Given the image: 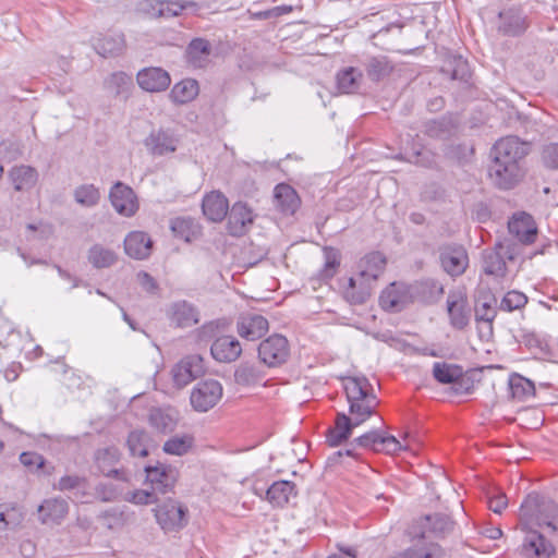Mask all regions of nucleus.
Listing matches in <instances>:
<instances>
[{
    "label": "nucleus",
    "mask_w": 558,
    "mask_h": 558,
    "mask_svg": "<svg viewBox=\"0 0 558 558\" xmlns=\"http://www.w3.org/2000/svg\"><path fill=\"white\" fill-rule=\"evenodd\" d=\"M447 313L452 328L462 330L469 325L471 308L464 289L458 288L449 291L447 296Z\"/></svg>",
    "instance_id": "nucleus-6"
},
{
    "label": "nucleus",
    "mask_w": 558,
    "mask_h": 558,
    "mask_svg": "<svg viewBox=\"0 0 558 558\" xmlns=\"http://www.w3.org/2000/svg\"><path fill=\"white\" fill-rule=\"evenodd\" d=\"M343 387L349 403L350 417L355 425L366 422L378 405L372 385L366 377H347Z\"/></svg>",
    "instance_id": "nucleus-1"
},
{
    "label": "nucleus",
    "mask_w": 558,
    "mask_h": 558,
    "mask_svg": "<svg viewBox=\"0 0 558 558\" xmlns=\"http://www.w3.org/2000/svg\"><path fill=\"white\" fill-rule=\"evenodd\" d=\"M526 303L527 296L524 293L512 290L502 298L499 308L505 312H512L524 307Z\"/></svg>",
    "instance_id": "nucleus-51"
},
{
    "label": "nucleus",
    "mask_w": 558,
    "mask_h": 558,
    "mask_svg": "<svg viewBox=\"0 0 558 558\" xmlns=\"http://www.w3.org/2000/svg\"><path fill=\"white\" fill-rule=\"evenodd\" d=\"M185 509L174 500H168L155 509L157 523L165 532H172L185 525Z\"/></svg>",
    "instance_id": "nucleus-11"
},
{
    "label": "nucleus",
    "mask_w": 558,
    "mask_h": 558,
    "mask_svg": "<svg viewBox=\"0 0 558 558\" xmlns=\"http://www.w3.org/2000/svg\"><path fill=\"white\" fill-rule=\"evenodd\" d=\"M542 159L546 167L558 169V143H550L543 148Z\"/></svg>",
    "instance_id": "nucleus-55"
},
{
    "label": "nucleus",
    "mask_w": 558,
    "mask_h": 558,
    "mask_svg": "<svg viewBox=\"0 0 558 558\" xmlns=\"http://www.w3.org/2000/svg\"><path fill=\"white\" fill-rule=\"evenodd\" d=\"M412 299L411 287L393 282L381 292L379 303L386 311L400 312L412 302Z\"/></svg>",
    "instance_id": "nucleus-15"
},
{
    "label": "nucleus",
    "mask_w": 558,
    "mask_h": 558,
    "mask_svg": "<svg viewBox=\"0 0 558 558\" xmlns=\"http://www.w3.org/2000/svg\"><path fill=\"white\" fill-rule=\"evenodd\" d=\"M253 219L251 208L242 202H236L231 207L227 229L231 235L241 236L247 232Z\"/></svg>",
    "instance_id": "nucleus-21"
},
{
    "label": "nucleus",
    "mask_w": 558,
    "mask_h": 558,
    "mask_svg": "<svg viewBox=\"0 0 558 558\" xmlns=\"http://www.w3.org/2000/svg\"><path fill=\"white\" fill-rule=\"evenodd\" d=\"M393 70V65L385 56L372 57L365 63L367 76L378 82L388 76Z\"/></svg>",
    "instance_id": "nucleus-41"
},
{
    "label": "nucleus",
    "mask_w": 558,
    "mask_h": 558,
    "mask_svg": "<svg viewBox=\"0 0 558 558\" xmlns=\"http://www.w3.org/2000/svg\"><path fill=\"white\" fill-rule=\"evenodd\" d=\"M210 54V45L207 40L196 38L187 47V61L194 68H204L208 62Z\"/></svg>",
    "instance_id": "nucleus-38"
},
{
    "label": "nucleus",
    "mask_w": 558,
    "mask_h": 558,
    "mask_svg": "<svg viewBox=\"0 0 558 558\" xmlns=\"http://www.w3.org/2000/svg\"><path fill=\"white\" fill-rule=\"evenodd\" d=\"M210 352L216 361L229 363L235 361L241 355L242 347L234 337L222 336L213 342Z\"/></svg>",
    "instance_id": "nucleus-24"
},
{
    "label": "nucleus",
    "mask_w": 558,
    "mask_h": 558,
    "mask_svg": "<svg viewBox=\"0 0 558 558\" xmlns=\"http://www.w3.org/2000/svg\"><path fill=\"white\" fill-rule=\"evenodd\" d=\"M157 17L169 19L178 16L187 5V2H179L171 0H158Z\"/></svg>",
    "instance_id": "nucleus-53"
},
{
    "label": "nucleus",
    "mask_w": 558,
    "mask_h": 558,
    "mask_svg": "<svg viewBox=\"0 0 558 558\" xmlns=\"http://www.w3.org/2000/svg\"><path fill=\"white\" fill-rule=\"evenodd\" d=\"M354 420L344 413H338L335 426L328 429L327 442L331 447H337L345 441L352 434V429L356 427Z\"/></svg>",
    "instance_id": "nucleus-33"
},
{
    "label": "nucleus",
    "mask_w": 558,
    "mask_h": 558,
    "mask_svg": "<svg viewBox=\"0 0 558 558\" xmlns=\"http://www.w3.org/2000/svg\"><path fill=\"white\" fill-rule=\"evenodd\" d=\"M507 496L502 493H496L495 495L489 497L488 507L495 513H501V511L507 507Z\"/></svg>",
    "instance_id": "nucleus-59"
},
{
    "label": "nucleus",
    "mask_w": 558,
    "mask_h": 558,
    "mask_svg": "<svg viewBox=\"0 0 558 558\" xmlns=\"http://www.w3.org/2000/svg\"><path fill=\"white\" fill-rule=\"evenodd\" d=\"M529 154V145L517 136H506L495 143L490 156L493 160L514 162L524 166V158Z\"/></svg>",
    "instance_id": "nucleus-4"
},
{
    "label": "nucleus",
    "mask_w": 558,
    "mask_h": 558,
    "mask_svg": "<svg viewBox=\"0 0 558 558\" xmlns=\"http://www.w3.org/2000/svg\"><path fill=\"white\" fill-rule=\"evenodd\" d=\"M121 452L116 447H106L95 452V464L97 470L107 477H114L120 481H128L126 473L118 469Z\"/></svg>",
    "instance_id": "nucleus-13"
},
{
    "label": "nucleus",
    "mask_w": 558,
    "mask_h": 558,
    "mask_svg": "<svg viewBox=\"0 0 558 558\" xmlns=\"http://www.w3.org/2000/svg\"><path fill=\"white\" fill-rule=\"evenodd\" d=\"M132 502L136 505H148L156 501L155 494L149 493L147 490H136L132 494L130 499Z\"/></svg>",
    "instance_id": "nucleus-61"
},
{
    "label": "nucleus",
    "mask_w": 558,
    "mask_h": 558,
    "mask_svg": "<svg viewBox=\"0 0 558 558\" xmlns=\"http://www.w3.org/2000/svg\"><path fill=\"white\" fill-rule=\"evenodd\" d=\"M105 89L114 97L126 99L133 88L132 76L125 72L111 73L104 82Z\"/></svg>",
    "instance_id": "nucleus-35"
},
{
    "label": "nucleus",
    "mask_w": 558,
    "mask_h": 558,
    "mask_svg": "<svg viewBox=\"0 0 558 558\" xmlns=\"http://www.w3.org/2000/svg\"><path fill=\"white\" fill-rule=\"evenodd\" d=\"M158 0H143L138 3V10L148 14L151 17H157Z\"/></svg>",
    "instance_id": "nucleus-64"
},
{
    "label": "nucleus",
    "mask_w": 558,
    "mask_h": 558,
    "mask_svg": "<svg viewBox=\"0 0 558 558\" xmlns=\"http://www.w3.org/2000/svg\"><path fill=\"white\" fill-rule=\"evenodd\" d=\"M202 208L208 220L218 222L227 216L229 203L222 193L213 191L204 196Z\"/></svg>",
    "instance_id": "nucleus-25"
},
{
    "label": "nucleus",
    "mask_w": 558,
    "mask_h": 558,
    "mask_svg": "<svg viewBox=\"0 0 558 558\" xmlns=\"http://www.w3.org/2000/svg\"><path fill=\"white\" fill-rule=\"evenodd\" d=\"M124 48V36L122 34L107 35L99 38L95 44V49L102 57H109L120 53Z\"/></svg>",
    "instance_id": "nucleus-43"
},
{
    "label": "nucleus",
    "mask_w": 558,
    "mask_h": 558,
    "mask_svg": "<svg viewBox=\"0 0 558 558\" xmlns=\"http://www.w3.org/2000/svg\"><path fill=\"white\" fill-rule=\"evenodd\" d=\"M432 555L424 548H410L393 558H430Z\"/></svg>",
    "instance_id": "nucleus-62"
},
{
    "label": "nucleus",
    "mask_w": 558,
    "mask_h": 558,
    "mask_svg": "<svg viewBox=\"0 0 558 558\" xmlns=\"http://www.w3.org/2000/svg\"><path fill=\"white\" fill-rule=\"evenodd\" d=\"M203 357L198 354L187 355L172 368V378L177 387L182 388L204 374Z\"/></svg>",
    "instance_id": "nucleus-9"
},
{
    "label": "nucleus",
    "mask_w": 558,
    "mask_h": 558,
    "mask_svg": "<svg viewBox=\"0 0 558 558\" xmlns=\"http://www.w3.org/2000/svg\"><path fill=\"white\" fill-rule=\"evenodd\" d=\"M83 480L76 475H66L59 480L56 488L59 490H69L78 487Z\"/></svg>",
    "instance_id": "nucleus-60"
},
{
    "label": "nucleus",
    "mask_w": 558,
    "mask_h": 558,
    "mask_svg": "<svg viewBox=\"0 0 558 558\" xmlns=\"http://www.w3.org/2000/svg\"><path fill=\"white\" fill-rule=\"evenodd\" d=\"M138 86L149 93L166 90L171 83L169 73L161 68H146L136 75Z\"/></svg>",
    "instance_id": "nucleus-20"
},
{
    "label": "nucleus",
    "mask_w": 558,
    "mask_h": 558,
    "mask_svg": "<svg viewBox=\"0 0 558 558\" xmlns=\"http://www.w3.org/2000/svg\"><path fill=\"white\" fill-rule=\"evenodd\" d=\"M222 397V386L217 380L198 383L191 392V404L198 412H207L214 408Z\"/></svg>",
    "instance_id": "nucleus-7"
},
{
    "label": "nucleus",
    "mask_w": 558,
    "mask_h": 558,
    "mask_svg": "<svg viewBox=\"0 0 558 558\" xmlns=\"http://www.w3.org/2000/svg\"><path fill=\"white\" fill-rule=\"evenodd\" d=\"M289 355V342L281 335H271L258 345V357L269 367H276L286 363Z\"/></svg>",
    "instance_id": "nucleus-5"
},
{
    "label": "nucleus",
    "mask_w": 558,
    "mask_h": 558,
    "mask_svg": "<svg viewBox=\"0 0 558 558\" xmlns=\"http://www.w3.org/2000/svg\"><path fill=\"white\" fill-rule=\"evenodd\" d=\"M547 526L558 533V506L536 493L529 494L520 508V529Z\"/></svg>",
    "instance_id": "nucleus-2"
},
{
    "label": "nucleus",
    "mask_w": 558,
    "mask_h": 558,
    "mask_svg": "<svg viewBox=\"0 0 558 558\" xmlns=\"http://www.w3.org/2000/svg\"><path fill=\"white\" fill-rule=\"evenodd\" d=\"M495 316V308L487 302L483 303L482 306L476 310V320L488 324V327H490Z\"/></svg>",
    "instance_id": "nucleus-56"
},
{
    "label": "nucleus",
    "mask_w": 558,
    "mask_h": 558,
    "mask_svg": "<svg viewBox=\"0 0 558 558\" xmlns=\"http://www.w3.org/2000/svg\"><path fill=\"white\" fill-rule=\"evenodd\" d=\"M439 258L441 267L451 277L461 276L469 264L468 253L461 245L442 247Z\"/></svg>",
    "instance_id": "nucleus-17"
},
{
    "label": "nucleus",
    "mask_w": 558,
    "mask_h": 558,
    "mask_svg": "<svg viewBox=\"0 0 558 558\" xmlns=\"http://www.w3.org/2000/svg\"><path fill=\"white\" fill-rule=\"evenodd\" d=\"M527 27L523 12L518 8L504 9L499 13L498 32L505 36H519Z\"/></svg>",
    "instance_id": "nucleus-22"
},
{
    "label": "nucleus",
    "mask_w": 558,
    "mask_h": 558,
    "mask_svg": "<svg viewBox=\"0 0 558 558\" xmlns=\"http://www.w3.org/2000/svg\"><path fill=\"white\" fill-rule=\"evenodd\" d=\"M524 166L514 162L493 160L488 167V177L493 184L500 190H511L524 178Z\"/></svg>",
    "instance_id": "nucleus-3"
},
{
    "label": "nucleus",
    "mask_w": 558,
    "mask_h": 558,
    "mask_svg": "<svg viewBox=\"0 0 558 558\" xmlns=\"http://www.w3.org/2000/svg\"><path fill=\"white\" fill-rule=\"evenodd\" d=\"M483 268L485 274L498 278L504 277L507 270L506 262L497 252H490L484 256Z\"/></svg>",
    "instance_id": "nucleus-49"
},
{
    "label": "nucleus",
    "mask_w": 558,
    "mask_h": 558,
    "mask_svg": "<svg viewBox=\"0 0 558 558\" xmlns=\"http://www.w3.org/2000/svg\"><path fill=\"white\" fill-rule=\"evenodd\" d=\"M275 206L284 215H293L300 206V198L290 185L278 184L274 192Z\"/></svg>",
    "instance_id": "nucleus-31"
},
{
    "label": "nucleus",
    "mask_w": 558,
    "mask_h": 558,
    "mask_svg": "<svg viewBox=\"0 0 558 558\" xmlns=\"http://www.w3.org/2000/svg\"><path fill=\"white\" fill-rule=\"evenodd\" d=\"M109 199L118 214L132 217L138 209V202L134 191L122 182H117L110 189Z\"/></svg>",
    "instance_id": "nucleus-12"
},
{
    "label": "nucleus",
    "mask_w": 558,
    "mask_h": 558,
    "mask_svg": "<svg viewBox=\"0 0 558 558\" xmlns=\"http://www.w3.org/2000/svg\"><path fill=\"white\" fill-rule=\"evenodd\" d=\"M362 72L353 66L345 68L337 74L338 89L343 94H353L359 90L362 83Z\"/></svg>",
    "instance_id": "nucleus-37"
},
{
    "label": "nucleus",
    "mask_w": 558,
    "mask_h": 558,
    "mask_svg": "<svg viewBox=\"0 0 558 558\" xmlns=\"http://www.w3.org/2000/svg\"><path fill=\"white\" fill-rule=\"evenodd\" d=\"M386 258L378 252L365 255L359 263V276L372 284L383 272Z\"/></svg>",
    "instance_id": "nucleus-32"
},
{
    "label": "nucleus",
    "mask_w": 558,
    "mask_h": 558,
    "mask_svg": "<svg viewBox=\"0 0 558 558\" xmlns=\"http://www.w3.org/2000/svg\"><path fill=\"white\" fill-rule=\"evenodd\" d=\"M170 228L177 238L185 242H191L197 234V226L191 218H174L171 220Z\"/></svg>",
    "instance_id": "nucleus-47"
},
{
    "label": "nucleus",
    "mask_w": 558,
    "mask_h": 558,
    "mask_svg": "<svg viewBox=\"0 0 558 558\" xmlns=\"http://www.w3.org/2000/svg\"><path fill=\"white\" fill-rule=\"evenodd\" d=\"M168 316L178 327H191L199 320L197 310L186 301L174 302L169 306Z\"/></svg>",
    "instance_id": "nucleus-26"
},
{
    "label": "nucleus",
    "mask_w": 558,
    "mask_h": 558,
    "mask_svg": "<svg viewBox=\"0 0 558 558\" xmlns=\"http://www.w3.org/2000/svg\"><path fill=\"white\" fill-rule=\"evenodd\" d=\"M268 320L255 313L242 314L236 322L239 336L250 341L262 338L268 331Z\"/></svg>",
    "instance_id": "nucleus-19"
},
{
    "label": "nucleus",
    "mask_w": 558,
    "mask_h": 558,
    "mask_svg": "<svg viewBox=\"0 0 558 558\" xmlns=\"http://www.w3.org/2000/svg\"><path fill=\"white\" fill-rule=\"evenodd\" d=\"M509 389L511 397L519 401H524L535 393L534 384L519 374L509 377Z\"/></svg>",
    "instance_id": "nucleus-42"
},
{
    "label": "nucleus",
    "mask_w": 558,
    "mask_h": 558,
    "mask_svg": "<svg viewBox=\"0 0 558 558\" xmlns=\"http://www.w3.org/2000/svg\"><path fill=\"white\" fill-rule=\"evenodd\" d=\"M178 420V412L173 408H153L148 414L149 425L160 433L173 432Z\"/></svg>",
    "instance_id": "nucleus-28"
},
{
    "label": "nucleus",
    "mask_w": 558,
    "mask_h": 558,
    "mask_svg": "<svg viewBox=\"0 0 558 558\" xmlns=\"http://www.w3.org/2000/svg\"><path fill=\"white\" fill-rule=\"evenodd\" d=\"M124 250L132 258L144 259L150 255L151 240L144 232H130L124 240Z\"/></svg>",
    "instance_id": "nucleus-30"
},
{
    "label": "nucleus",
    "mask_w": 558,
    "mask_h": 558,
    "mask_svg": "<svg viewBox=\"0 0 558 558\" xmlns=\"http://www.w3.org/2000/svg\"><path fill=\"white\" fill-rule=\"evenodd\" d=\"M372 284L361 276L351 277L343 288V296L351 304H363L369 298Z\"/></svg>",
    "instance_id": "nucleus-34"
},
{
    "label": "nucleus",
    "mask_w": 558,
    "mask_h": 558,
    "mask_svg": "<svg viewBox=\"0 0 558 558\" xmlns=\"http://www.w3.org/2000/svg\"><path fill=\"white\" fill-rule=\"evenodd\" d=\"M194 442L190 435H175L165 441L162 449L166 453L172 456H183L189 452Z\"/></svg>",
    "instance_id": "nucleus-48"
},
{
    "label": "nucleus",
    "mask_w": 558,
    "mask_h": 558,
    "mask_svg": "<svg viewBox=\"0 0 558 558\" xmlns=\"http://www.w3.org/2000/svg\"><path fill=\"white\" fill-rule=\"evenodd\" d=\"M448 123L446 120H434L427 123L426 133L432 137L442 136L448 132Z\"/></svg>",
    "instance_id": "nucleus-57"
},
{
    "label": "nucleus",
    "mask_w": 558,
    "mask_h": 558,
    "mask_svg": "<svg viewBox=\"0 0 558 558\" xmlns=\"http://www.w3.org/2000/svg\"><path fill=\"white\" fill-rule=\"evenodd\" d=\"M199 93L198 83L193 78H185L172 87L170 98L174 104H187L196 98Z\"/></svg>",
    "instance_id": "nucleus-36"
},
{
    "label": "nucleus",
    "mask_w": 558,
    "mask_h": 558,
    "mask_svg": "<svg viewBox=\"0 0 558 558\" xmlns=\"http://www.w3.org/2000/svg\"><path fill=\"white\" fill-rule=\"evenodd\" d=\"M178 137L170 130H154L145 138L144 145L153 156H165L177 150Z\"/></svg>",
    "instance_id": "nucleus-16"
},
{
    "label": "nucleus",
    "mask_w": 558,
    "mask_h": 558,
    "mask_svg": "<svg viewBox=\"0 0 558 558\" xmlns=\"http://www.w3.org/2000/svg\"><path fill=\"white\" fill-rule=\"evenodd\" d=\"M508 229L512 235L525 244L533 243L537 234L532 216L525 213L514 215L508 223Z\"/></svg>",
    "instance_id": "nucleus-23"
},
{
    "label": "nucleus",
    "mask_w": 558,
    "mask_h": 558,
    "mask_svg": "<svg viewBox=\"0 0 558 558\" xmlns=\"http://www.w3.org/2000/svg\"><path fill=\"white\" fill-rule=\"evenodd\" d=\"M298 495L294 483L290 481L274 482L266 490V499L274 507H283Z\"/></svg>",
    "instance_id": "nucleus-29"
},
{
    "label": "nucleus",
    "mask_w": 558,
    "mask_h": 558,
    "mask_svg": "<svg viewBox=\"0 0 558 558\" xmlns=\"http://www.w3.org/2000/svg\"><path fill=\"white\" fill-rule=\"evenodd\" d=\"M38 520L45 525H59L69 512V504L62 497L45 499L38 506Z\"/></svg>",
    "instance_id": "nucleus-18"
},
{
    "label": "nucleus",
    "mask_w": 558,
    "mask_h": 558,
    "mask_svg": "<svg viewBox=\"0 0 558 558\" xmlns=\"http://www.w3.org/2000/svg\"><path fill=\"white\" fill-rule=\"evenodd\" d=\"M20 461L28 468L40 469L44 465V458L36 452H23L20 456Z\"/></svg>",
    "instance_id": "nucleus-58"
},
{
    "label": "nucleus",
    "mask_w": 558,
    "mask_h": 558,
    "mask_svg": "<svg viewBox=\"0 0 558 558\" xmlns=\"http://www.w3.org/2000/svg\"><path fill=\"white\" fill-rule=\"evenodd\" d=\"M137 277L142 288L147 292H154L157 289V282L149 274L140 272Z\"/></svg>",
    "instance_id": "nucleus-63"
},
{
    "label": "nucleus",
    "mask_w": 558,
    "mask_h": 558,
    "mask_svg": "<svg viewBox=\"0 0 558 558\" xmlns=\"http://www.w3.org/2000/svg\"><path fill=\"white\" fill-rule=\"evenodd\" d=\"M430 530L437 535H445L452 531L453 521L446 514L436 513L425 518Z\"/></svg>",
    "instance_id": "nucleus-52"
},
{
    "label": "nucleus",
    "mask_w": 558,
    "mask_h": 558,
    "mask_svg": "<svg viewBox=\"0 0 558 558\" xmlns=\"http://www.w3.org/2000/svg\"><path fill=\"white\" fill-rule=\"evenodd\" d=\"M433 375L440 384H452L462 377L463 371L454 364L436 362L433 366Z\"/></svg>",
    "instance_id": "nucleus-44"
},
{
    "label": "nucleus",
    "mask_w": 558,
    "mask_h": 558,
    "mask_svg": "<svg viewBox=\"0 0 558 558\" xmlns=\"http://www.w3.org/2000/svg\"><path fill=\"white\" fill-rule=\"evenodd\" d=\"M87 259L95 268H107L116 263L117 254L109 247L94 244L88 250Z\"/></svg>",
    "instance_id": "nucleus-40"
},
{
    "label": "nucleus",
    "mask_w": 558,
    "mask_h": 558,
    "mask_svg": "<svg viewBox=\"0 0 558 558\" xmlns=\"http://www.w3.org/2000/svg\"><path fill=\"white\" fill-rule=\"evenodd\" d=\"M15 191H31L38 182V171L26 165L14 166L8 173Z\"/></svg>",
    "instance_id": "nucleus-27"
},
{
    "label": "nucleus",
    "mask_w": 558,
    "mask_h": 558,
    "mask_svg": "<svg viewBox=\"0 0 558 558\" xmlns=\"http://www.w3.org/2000/svg\"><path fill=\"white\" fill-rule=\"evenodd\" d=\"M525 536L522 543V553L526 558H551L555 554V546L546 537L534 530L521 529Z\"/></svg>",
    "instance_id": "nucleus-10"
},
{
    "label": "nucleus",
    "mask_w": 558,
    "mask_h": 558,
    "mask_svg": "<svg viewBox=\"0 0 558 558\" xmlns=\"http://www.w3.org/2000/svg\"><path fill=\"white\" fill-rule=\"evenodd\" d=\"M325 264L322 270L323 278H331L340 264L339 253L332 247L325 248Z\"/></svg>",
    "instance_id": "nucleus-54"
},
{
    "label": "nucleus",
    "mask_w": 558,
    "mask_h": 558,
    "mask_svg": "<svg viewBox=\"0 0 558 558\" xmlns=\"http://www.w3.org/2000/svg\"><path fill=\"white\" fill-rule=\"evenodd\" d=\"M235 381L240 385L251 386L263 380V371L254 364H241L234 373Z\"/></svg>",
    "instance_id": "nucleus-46"
},
{
    "label": "nucleus",
    "mask_w": 558,
    "mask_h": 558,
    "mask_svg": "<svg viewBox=\"0 0 558 558\" xmlns=\"http://www.w3.org/2000/svg\"><path fill=\"white\" fill-rule=\"evenodd\" d=\"M417 290L425 302H434L438 300L444 293L442 284L434 279H426L417 286Z\"/></svg>",
    "instance_id": "nucleus-50"
},
{
    "label": "nucleus",
    "mask_w": 558,
    "mask_h": 558,
    "mask_svg": "<svg viewBox=\"0 0 558 558\" xmlns=\"http://www.w3.org/2000/svg\"><path fill=\"white\" fill-rule=\"evenodd\" d=\"M74 201L86 208H93L100 202L101 194L95 184L84 183L73 190Z\"/></svg>",
    "instance_id": "nucleus-39"
},
{
    "label": "nucleus",
    "mask_w": 558,
    "mask_h": 558,
    "mask_svg": "<svg viewBox=\"0 0 558 558\" xmlns=\"http://www.w3.org/2000/svg\"><path fill=\"white\" fill-rule=\"evenodd\" d=\"M354 442L362 448L372 449L376 452L395 454L407 449L399 439L392 435H384L379 429H373L354 439Z\"/></svg>",
    "instance_id": "nucleus-8"
},
{
    "label": "nucleus",
    "mask_w": 558,
    "mask_h": 558,
    "mask_svg": "<svg viewBox=\"0 0 558 558\" xmlns=\"http://www.w3.org/2000/svg\"><path fill=\"white\" fill-rule=\"evenodd\" d=\"M149 439V435L145 430H132L126 440L130 453L134 457H146L148 454Z\"/></svg>",
    "instance_id": "nucleus-45"
},
{
    "label": "nucleus",
    "mask_w": 558,
    "mask_h": 558,
    "mask_svg": "<svg viewBox=\"0 0 558 558\" xmlns=\"http://www.w3.org/2000/svg\"><path fill=\"white\" fill-rule=\"evenodd\" d=\"M145 472L154 493L166 494L172 490L178 480V470L162 463L146 466Z\"/></svg>",
    "instance_id": "nucleus-14"
}]
</instances>
